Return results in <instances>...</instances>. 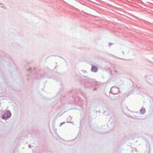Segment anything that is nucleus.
Returning a JSON list of instances; mask_svg holds the SVG:
<instances>
[{
  "instance_id": "f257e3e1",
  "label": "nucleus",
  "mask_w": 153,
  "mask_h": 153,
  "mask_svg": "<svg viewBox=\"0 0 153 153\" xmlns=\"http://www.w3.org/2000/svg\"><path fill=\"white\" fill-rule=\"evenodd\" d=\"M97 68L95 66H92L91 68V70L92 71L94 72H96L97 71Z\"/></svg>"
},
{
  "instance_id": "f03ea898",
  "label": "nucleus",
  "mask_w": 153,
  "mask_h": 153,
  "mask_svg": "<svg viewBox=\"0 0 153 153\" xmlns=\"http://www.w3.org/2000/svg\"><path fill=\"white\" fill-rule=\"evenodd\" d=\"M10 117V115L9 114L8 115H7V114H4L2 117L3 119H7Z\"/></svg>"
}]
</instances>
